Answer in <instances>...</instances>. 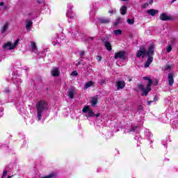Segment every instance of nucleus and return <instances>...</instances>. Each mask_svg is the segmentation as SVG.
<instances>
[{"label":"nucleus","mask_w":178,"mask_h":178,"mask_svg":"<svg viewBox=\"0 0 178 178\" xmlns=\"http://www.w3.org/2000/svg\"><path fill=\"white\" fill-rule=\"evenodd\" d=\"M170 69H172L171 65H168L165 66V70H170Z\"/></svg>","instance_id":"obj_31"},{"label":"nucleus","mask_w":178,"mask_h":178,"mask_svg":"<svg viewBox=\"0 0 178 178\" xmlns=\"http://www.w3.org/2000/svg\"><path fill=\"white\" fill-rule=\"evenodd\" d=\"M51 76H54V77L56 76H59V70L58 68H54L51 72Z\"/></svg>","instance_id":"obj_19"},{"label":"nucleus","mask_w":178,"mask_h":178,"mask_svg":"<svg viewBox=\"0 0 178 178\" xmlns=\"http://www.w3.org/2000/svg\"><path fill=\"white\" fill-rule=\"evenodd\" d=\"M48 109V104L44 100H41L36 104L38 120H41L44 112H46Z\"/></svg>","instance_id":"obj_1"},{"label":"nucleus","mask_w":178,"mask_h":178,"mask_svg":"<svg viewBox=\"0 0 178 178\" xmlns=\"http://www.w3.org/2000/svg\"><path fill=\"white\" fill-rule=\"evenodd\" d=\"M95 116H96V118H99V113H97V114H95Z\"/></svg>","instance_id":"obj_41"},{"label":"nucleus","mask_w":178,"mask_h":178,"mask_svg":"<svg viewBox=\"0 0 178 178\" xmlns=\"http://www.w3.org/2000/svg\"><path fill=\"white\" fill-rule=\"evenodd\" d=\"M25 26H26V30L29 31L30 29H31V26H33V21L31 19H27L26 20Z\"/></svg>","instance_id":"obj_12"},{"label":"nucleus","mask_w":178,"mask_h":178,"mask_svg":"<svg viewBox=\"0 0 178 178\" xmlns=\"http://www.w3.org/2000/svg\"><path fill=\"white\" fill-rule=\"evenodd\" d=\"M19 39H17L14 44H11L10 42H8L7 43L4 44L3 46V49H8L9 51H12V49H15L17 47L19 44Z\"/></svg>","instance_id":"obj_4"},{"label":"nucleus","mask_w":178,"mask_h":178,"mask_svg":"<svg viewBox=\"0 0 178 178\" xmlns=\"http://www.w3.org/2000/svg\"><path fill=\"white\" fill-rule=\"evenodd\" d=\"M138 111H143V106H139V108H138Z\"/></svg>","instance_id":"obj_39"},{"label":"nucleus","mask_w":178,"mask_h":178,"mask_svg":"<svg viewBox=\"0 0 178 178\" xmlns=\"http://www.w3.org/2000/svg\"><path fill=\"white\" fill-rule=\"evenodd\" d=\"M80 56L83 58V56H84V51H81Z\"/></svg>","instance_id":"obj_35"},{"label":"nucleus","mask_w":178,"mask_h":178,"mask_svg":"<svg viewBox=\"0 0 178 178\" xmlns=\"http://www.w3.org/2000/svg\"><path fill=\"white\" fill-rule=\"evenodd\" d=\"M147 53L148 51L145 50V47H144V46H141L136 53V56L137 58H141V56L142 58H145Z\"/></svg>","instance_id":"obj_5"},{"label":"nucleus","mask_w":178,"mask_h":178,"mask_svg":"<svg viewBox=\"0 0 178 178\" xmlns=\"http://www.w3.org/2000/svg\"><path fill=\"white\" fill-rule=\"evenodd\" d=\"M134 128H132L129 131H134Z\"/></svg>","instance_id":"obj_44"},{"label":"nucleus","mask_w":178,"mask_h":178,"mask_svg":"<svg viewBox=\"0 0 178 178\" xmlns=\"http://www.w3.org/2000/svg\"><path fill=\"white\" fill-rule=\"evenodd\" d=\"M92 86H94V81H90L85 84L83 90H87L88 88H90V87H92Z\"/></svg>","instance_id":"obj_16"},{"label":"nucleus","mask_w":178,"mask_h":178,"mask_svg":"<svg viewBox=\"0 0 178 178\" xmlns=\"http://www.w3.org/2000/svg\"><path fill=\"white\" fill-rule=\"evenodd\" d=\"M114 58L115 59H122V60H124V59H126V51H121L115 53Z\"/></svg>","instance_id":"obj_7"},{"label":"nucleus","mask_w":178,"mask_h":178,"mask_svg":"<svg viewBox=\"0 0 178 178\" xmlns=\"http://www.w3.org/2000/svg\"><path fill=\"white\" fill-rule=\"evenodd\" d=\"M173 83H175V80L173 79V74H168V84L169 86H173Z\"/></svg>","instance_id":"obj_15"},{"label":"nucleus","mask_w":178,"mask_h":178,"mask_svg":"<svg viewBox=\"0 0 178 178\" xmlns=\"http://www.w3.org/2000/svg\"><path fill=\"white\" fill-rule=\"evenodd\" d=\"M121 1H124V2H126V1H129V0H121Z\"/></svg>","instance_id":"obj_48"},{"label":"nucleus","mask_w":178,"mask_h":178,"mask_svg":"<svg viewBox=\"0 0 178 178\" xmlns=\"http://www.w3.org/2000/svg\"><path fill=\"white\" fill-rule=\"evenodd\" d=\"M115 87H117L116 90H122L126 87V82L124 81H117L115 82Z\"/></svg>","instance_id":"obj_9"},{"label":"nucleus","mask_w":178,"mask_h":178,"mask_svg":"<svg viewBox=\"0 0 178 178\" xmlns=\"http://www.w3.org/2000/svg\"><path fill=\"white\" fill-rule=\"evenodd\" d=\"M171 2L173 3V2H176V0H172Z\"/></svg>","instance_id":"obj_47"},{"label":"nucleus","mask_w":178,"mask_h":178,"mask_svg":"<svg viewBox=\"0 0 178 178\" xmlns=\"http://www.w3.org/2000/svg\"><path fill=\"white\" fill-rule=\"evenodd\" d=\"M9 29L8 24L6 22L1 29V33H5Z\"/></svg>","instance_id":"obj_21"},{"label":"nucleus","mask_w":178,"mask_h":178,"mask_svg":"<svg viewBox=\"0 0 178 178\" xmlns=\"http://www.w3.org/2000/svg\"><path fill=\"white\" fill-rule=\"evenodd\" d=\"M31 14H29V16H30Z\"/></svg>","instance_id":"obj_51"},{"label":"nucleus","mask_w":178,"mask_h":178,"mask_svg":"<svg viewBox=\"0 0 178 178\" xmlns=\"http://www.w3.org/2000/svg\"><path fill=\"white\" fill-rule=\"evenodd\" d=\"M154 101H156V98H154Z\"/></svg>","instance_id":"obj_53"},{"label":"nucleus","mask_w":178,"mask_h":178,"mask_svg":"<svg viewBox=\"0 0 178 178\" xmlns=\"http://www.w3.org/2000/svg\"><path fill=\"white\" fill-rule=\"evenodd\" d=\"M38 3H41V1L38 0Z\"/></svg>","instance_id":"obj_46"},{"label":"nucleus","mask_w":178,"mask_h":178,"mask_svg":"<svg viewBox=\"0 0 178 178\" xmlns=\"http://www.w3.org/2000/svg\"><path fill=\"white\" fill-rule=\"evenodd\" d=\"M6 6H3V10H6Z\"/></svg>","instance_id":"obj_45"},{"label":"nucleus","mask_w":178,"mask_h":178,"mask_svg":"<svg viewBox=\"0 0 178 178\" xmlns=\"http://www.w3.org/2000/svg\"><path fill=\"white\" fill-rule=\"evenodd\" d=\"M76 66H79V65H81L80 61H78V62H77V63H76Z\"/></svg>","instance_id":"obj_40"},{"label":"nucleus","mask_w":178,"mask_h":178,"mask_svg":"<svg viewBox=\"0 0 178 178\" xmlns=\"http://www.w3.org/2000/svg\"><path fill=\"white\" fill-rule=\"evenodd\" d=\"M148 6V3H145L144 4L142 5L143 9H145Z\"/></svg>","instance_id":"obj_29"},{"label":"nucleus","mask_w":178,"mask_h":178,"mask_svg":"<svg viewBox=\"0 0 178 178\" xmlns=\"http://www.w3.org/2000/svg\"><path fill=\"white\" fill-rule=\"evenodd\" d=\"M77 74H79L77 73V71H73V72H72V74H71V75H72V76H77Z\"/></svg>","instance_id":"obj_32"},{"label":"nucleus","mask_w":178,"mask_h":178,"mask_svg":"<svg viewBox=\"0 0 178 178\" xmlns=\"http://www.w3.org/2000/svg\"><path fill=\"white\" fill-rule=\"evenodd\" d=\"M170 16L168 15L166 13H163L160 15V19L163 20V22H166L167 20H170Z\"/></svg>","instance_id":"obj_10"},{"label":"nucleus","mask_w":178,"mask_h":178,"mask_svg":"<svg viewBox=\"0 0 178 178\" xmlns=\"http://www.w3.org/2000/svg\"><path fill=\"white\" fill-rule=\"evenodd\" d=\"M129 81H131V79H129Z\"/></svg>","instance_id":"obj_52"},{"label":"nucleus","mask_w":178,"mask_h":178,"mask_svg":"<svg viewBox=\"0 0 178 178\" xmlns=\"http://www.w3.org/2000/svg\"><path fill=\"white\" fill-rule=\"evenodd\" d=\"M3 91H4V92H6V94H8V92H9V88H6Z\"/></svg>","instance_id":"obj_34"},{"label":"nucleus","mask_w":178,"mask_h":178,"mask_svg":"<svg viewBox=\"0 0 178 178\" xmlns=\"http://www.w3.org/2000/svg\"><path fill=\"white\" fill-rule=\"evenodd\" d=\"M157 13H159L158 10L150 9L147 10V15H149L150 16H155Z\"/></svg>","instance_id":"obj_14"},{"label":"nucleus","mask_w":178,"mask_h":178,"mask_svg":"<svg viewBox=\"0 0 178 178\" xmlns=\"http://www.w3.org/2000/svg\"><path fill=\"white\" fill-rule=\"evenodd\" d=\"M90 17H94V16H95V11H90Z\"/></svg>","instance_id":"obj_27"},{"label":"nucleus","mask_w":178,"mask_h":178,"mask_svg":"<svg viewBox=\"0 0 178 178\" xmlns=\"http://www.w3.org/2000/svg\"><path fill=\"white\" fill-rule=\"evenodd\" d=\"M5 176H8V171L7 170L3 171L2 178L5 177Z\"/></svg>","instance_id":"obj_28"},{"label":"nucleus","mask_w":178,"mask_h":178,"mask_svg":"<svg viewBox=\"0 0 178 178\" xmlns=\"http://www.w3.org/2000/svg\"><path fill=\"white\" fill-rule=\"evenodd\" d=\"M151 104H152V101H148L147 102V105H151Z\"/></svg>","instance_id":"obj_37"},{"label":"nucleus","mask_w":178,"mask_h":178,"mask_svg":"<svg viewBox=\"0 0 178 178\" xmlns=\"http://www.w3.org/2000/svg\"><path fill=\"white\" fill-rule=\"evenodd\" d=\"M89 40H94V38H90Z\"/></svg>","instance_id":"obj_49"},{"label":"nucleus","mask_w":178,"mask_h":178,"mask_svg":"<svg viewBox=\"0 0 178 178\" xmlns=\"http://www.w3.org/2000/svg\"><path fill=\"white\" fill-rule=\"evenodd\" d=\"M108 12L109 13H113V10H110Z\"/></svg>","instance_id":"obj_42"},{"label":"nucleus","mask_w":178,"mask_h":178,"mask_svg":"<svg viewBox=\"0 0 178 178\" xmlns=\"http://www.w3.org/2000/svg\"><path fill=\"white\" fill-rule=\"evenodd\" d=\"M114 34H115V35H120L122 34V30L120 29L115 30Z\"/></svg>","instance_id":"obj_24"},{"label":"nucleus","mask_w":178,"mask_h":178,"mask_svg":"<svg viewBox=\"0 0 178 178\" xmlns=\"http://www.w3.org/2000/svg\"><path fill=\"white\" fill-rule=\"evenodd\" d=\"M7 178H12V176H9V177H8Z\"/></svg>","instance_id":"obj_50"},{"label":"nucleus","mask_w":178,"mask_h":178,"mask_svg":"<svg viewBox=\"0 0 178 178\" xmlns=\"http://www.w3.org/2000/svg\"><path fill=\"white\" fill-rule=\"evenodd\" d=\"M104 46L106 47L107 51H112V44H111V42L108 41L104 42Z\"/></svg>","instance_id":"obj_17"},{"label":"nucleus","mask_w":178,"mask_h":178,"mask_svg":"<svg viewBox=\"0 0 178 178\" xmlns=\"http://www.w3.org/2000/svg\"><path fill=\"white\" fill-rule=\"evenodd\" d=\"M3 108H0V118H1V116H2L3 115Z\"/></svg>","instance_id":"obj_33"},{"label":"nucleus","mask_w":178,"mask_h":178,"mask_svg":"<svg viewBox=\"0 0 178 178\" xmlns=\"http://www.w3.org/2000/svg\"><path fill=\"white\" fill-rule=\"evenodd\" d=\"M82 112L83 113H87L86 118H92L93 116H95V114L91 109H90V107L86 106L83 108Z\"/></svg>","instance_id":"obj_6"},{"label":"nucleus","mask_w":178,"mask_h":178,"mask_svg":"<svg viewBox=\"0 0 178 178\" xmlns=\"http://www.w3.org/2000/svg\"><path fill=\"white\" fill-rule=\"evenodd\" d=\"M31 47L32 52L37 54V45L35 44V42H31Z\"/></svg>","instance_id":"obj_18"},{"label":"nucleus","mask_w":178,"mask_h":178,"mask_svg":"<svg viewBox=\"0 0 178 178\" xmlns=\"http://www.w3.org/2000/svg\"><path fill=\"white\" fill-rule=\"evenodd\" d=\"M154 2V1L153 0H150L149 1V3L150 4V5H152V3Z\"/></svg>","instance_id":"obj_38"},{"label":"nucleus","mask_w":178,"mask_h":178,"mask_svg":"<svg viewBox=\"0 0 178 178\" xmlns=\"http://www.w3.org/2000/svg\"><path fill=\"white\" fill-rule=\"evenodd\" d=\"M120 12L122 15H126V12H127V7H126V6H122L120 10Z\"/></svg>","instance_id":"obj_20"},{"label":"nucleus","mask_w":178,"mask_h":178,"mask_svg":"<svg viewBox=\"0 0 178 178\" xmlns=\"http://www.w3.org/2000/svg\"><path fill=\"white\" fill-rule=\"evenodd\" d=\"M69 98H71V99H73L74 98V88L72 87L68 90L67 92Z\"/></svg>","instance_id":"obj_11"},{"label":"nucleus","mask_w":178,"mask_h":178,"mask_svg":"<svg viewBox=\"0 0 178 178\" xmlns=\"http://www.w3.org/2000/svg\"><path fill=\"white\" fill-rule=\"evenodd\" d=\"M97 60L98 62H101V60H102V57H101L100 56H97Z\"/></svg>","instance_id":"obj_30"},{"label":"nucleus","mask_w":178,"mask_h":178,"mask_svg":"<svg viewBox=\"0 0 178 178\" xmlns=\"http://www.w3.org/2000/svg\"><path fill=\"white\" fill-rule=\"evenodd\" d=\"M144 80H148V83L146 85V89L145 88H144V85H138V88H140V90H141L142 91V95H145V97H147V95H148V92H149L150 90H151V86H152V80L150 79L148 76H145L143 77Z\"/></svg>","instance_id":"obj_2"},{"label":"nucleus","mask_w":178,"mask_h":178,"mask_svg":"<svg viewBox=\"0 0 178 178\" xmlns=\"http://www.w3.org/2000/svg\"><path fill=\"white\" fill-rule=\"evenodd\" d=\"M3 5H5V3L1 1L0 2V6H3Z\"/></svg>","instance_id":"obj_36"},{"label":"nucleus","mask_w":178,"mask_h":178,"mask_svg":"<svg viewBox=\"0 0 178 178\" xmlns=\"http://www.w3.org/2000/svg\"><path fill=\"white\" fill-rule=\"evenodd\" d=\"M97 104H98V100L97 99V98H93L91 100V104L92 106H95L97 105Z\"/></svg>","instance_id":"obj_23"},{"label":"nucleus","mask_w":178,"mask_h":178,"mask_svg":"<svg viewBox=\"0 0 178 178\" xmlns=\"http://www.w3.org/2000/svg\"><path fill=\"white\" fill-rule=\"evenodd\" d=\"M127 22L128 24H134V19H128Z\"/></svg>","instance_id":"obj_25"},{"label":"nucleus","mask_w":178,"mask_h":178,"mask_svg":"<svg viewBox=\"0 0 178 178\" xmlns=\"http://www.w3.org/2000/svg\"><path fill=\"white\" fill-rule=\"evenodd\" d=\"M154 45L151 44L149 47V50L147 53V56H148V58L146 63H145V67H149V65L152 63V60H154V58L152 57V56L154 55Z\"/></svg>","instance_id":"obj_3"},{"label":"nucleus","mask_w":178,"mask_h":178,"mask_svg":"<svg viewBox=\"0 0 178 178\" xmlns=\"http://www.w3.org/2000/svg\"><path fill=\"white\" fill-rule=\"evenodd\" d=\"M99 23L103 24H108V23L111 22V19L109 18L102 17V18H99Z\"/></svg>","instance_id":"obj_13"},{"label":"nucleus","mask_w":178,"mask_h":178,"mask_svg":"<svg viewBox=\"0 0 178 178\" xmlns=\"http://www.w3.org/2000/svg\"><path fill=\"white\" fill-rule=\"evenodd\" d=\"M72 6H68V9L66 13V16L68 17V22H70V20H73L74 19L75 15L74 13L72 11Z\"/></svg>","instance_id":"obj_8"},{"label":"nucleus","mask_w":178,"mask_h":178,"mask_svg":"<svg viewBox=\"0 0 178 178\" xmlns=\"http://www.w3.org/2000/svg\"><path fill=\"white\" fill-rule=\"evenodd\" d=\"M60 42H62L60 39H59V38H57V39H54V40L53 41V45H58V44H60Z\"/></svg>","instance_id":"obj_22"},{"label":"nucleus","mask_w":178,"mask_h":178,"mask_svg":"<svg viewBox=\"0 0 178 178\" xmlns=\"http://www.w3.org/2000/svg\"><path fill=\"white\" fill-rule=\"evenodd\" d=\"M115 26H118V24H119V22H115Z\"/></svg>","instance_id":"obj_43"},{"label":"nucleus","mask_w":178,"mask_h":178,"mask_svg":"<svg viewBox=\"0 0 178 178\" xmlns=\"http://www.w3.org/2000/svg\"><path fill=\"white\" fill-rule=\"evenodd\" d=\"M172 51V45L169 44L167 47V53L169 54V52H170Z\"/></svg>","instance_id":"obj_26"}]
</instances>
